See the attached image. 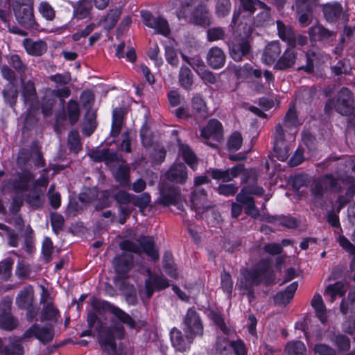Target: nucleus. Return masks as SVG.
Wrapping results in <instances>:
<instances>
[{"label":"nucleus","mask_w":355,"mask_h":355,"mask_svg":"<svg viewBox=\"0 0 355 355\" xmlns=\"http://www.w3.org/2000/svg\"><path fill=\"white\" fill-rule=\"evenodd\" d=\"M142 21L146 26L155 30V33L166 36L170 33L168 21L162 17H155L148 10H141Z\"/></svg>","instance_id":"nucleus-11"},{"label":"nucleus","mask_w":355,"mask_h":355,"mask_svg":"<svg viewBox=\"0 0 355 355\" xmlns=\"http://www.w3.org/2000/svg\"><path fill=\"white\" fill-rule=\"evenodd\" d=\"M33 337L42 344L46 345L51 342L53 339V327L52 326L41 327L38 324L35 323L26 329L23 335L19 337V341H27L28 339Z\"/></svg>","instance_id":"nucleus-8"},{"label":"nucleus","mask_w":355,"mask_h":355,"mask_svg":"<svg viewBox=\"0 0 355 355\" xmlns=\"http://www.w3.org/2000/svg\"><path fill=\"white\" fill-rule=\"evenodd\" d=\"M225 54L223 51L218 47H211L207 55V62L210 67L218 69L223 67L225 63Z\"/></svg>","instance_id":"nucleus-30"},{"label":"nucleus","mask_w":355,"mask_h":355,"mask_svg":"<svg viewBox=\"0 0 355 355\" xmlns=\"http://www.w3.org/2000/svg\"><path fill=\"white\" fill-rule=\"evenodd\" d=\"M6 102L11 107L14 106L18 98V89L17 86L12 83H9L6 85L2 92Z\"/></svg>","instance_id":"nucleus-46"},{"label":"nucleus","mask_w":355,"mask_h":355,"mask_svg":"<svg viewBox=\"0 0 355 355\" xmlns=\"http://www.w3.org/2000/svg\"><path fill=\"white\" fill-rule=\"evenodd\" d=\"M298 284L293 282L284 291L277 293L273 297L274 302L277 305L286 306L290 303L297 291Z\"/></svg>","instance_id":"nucleus-32"},{"label":"nucleus","mask_w":355,"mask_h":355,"mask_svg":"<svg viewBox=\"0 0 355 355\" xmlns=\"http://www.w3.org/2000/svg\"><path fill=\"white\" fill-rule=\"evenodd\" d=\"M98 313L95 311H89L87 314V321L89 329L94 327L98 332V340L101 349L110 355H114L116 352V340L125 338V330L122 324L116 323L112 320V326L107 327L98 319Z\"/></svg>","instance_id":"nucleus-1"},{"label":"nucleus","mask_w":355,"mask_h":355,"mask_svg":"<svg viewBox=\"0 0 355 355\" xmlns=\"http://www.w3.org/2000/svg\"><path fill=\"white\" fill-rule=\"evenodd\" d=\"M92 309L98 315H103L105 312L109 311L119 322L125 324L130 329L136 328V321L128 313L107 301L94 299L92 302Z\"/></svg>","instance_id":"nucleus-6"},{"label":"nucleus","mask_w":355,"mask_h":355,"mask_svg":"<svg viewBox=\"0 0 355 355\" xmlns=\"http://www.w3.org/2000/svg\"><path fill=\"white\" fill-rule=\"evenodd\" d=\"M96 112L87 110L84 116L82 132L86 137L91 136L97 127Z\"/></svg>","instance_id":"nucleus-36"},{"label":"nucleus","mask_w":355,"mask_h":355,"mask_svg":"<svg viewBox=\"0 0 355 355\" xmlns=\"http://www.w3.org/2000/svg\"><path fill=\"white\" fill-rule=\"evenodd\" d=\"M55 103V98L48 91L42 100L41 109L42 114L45 116H51Z\"/></svg>","instance_id":"nucleus-48"},{"label":"nucleus","mask_w":355,"mask_h":355,"mask_svg":"<svg viewBox=\"0 0 355 355\" xmlns=\"http://www.w3.org/2000/svg\"><path fill=\"white\" fill-rule=\"evenodd\" d=\"M309 35L311 39L318 40L325 44L331 46L336 40L337 33L331 31L321 24H316L309 29Z\"/></svg>","instance_id":"nucleus-17"},{"label":"nucleus","mask_w":355,"mask_h":355,"mask_svg":"<svg viewBox=\"0 0 355 355\" xmlns=\"http://www.w3.org/2000/svg\"><path fill=\"white\" fill-rule=\"evenodd\" d=\"M311 306L315 309V314L322 323H325L327 319L326 307L321 295L315 293L311 300Z\"/></svg>","instance_id":"nucleus-41"},{"label":"nucleus","mask_w":355,"mask_h":355,"mask_svg":"<svg viewBox=\"0 0 355 355\" xmlns=\"http://www.w3.org/2000/svg\"><path fill=\"white\" fill-rule=\"evenodd\" d=\"M42 309L40 311V321L55 322L60 316L58 309L55 306L49 294L43 288V293L40 297Z\"/></svg>","instance_id":"nucleus-13"},{"label":"nucleus","mask_w":355,"mask_h":355,"mask_svg":"<svg viewBox=\"0 0 355 355\" xmlns=\"http://www.w3.org/2000/svg\"><path fill=\"white\" fill-rule=\"evenodd\" d=\"M38 12L46 21H52L55 18V10L47 1H42L38 6Z\"/></svg>","instance_id":"nucleus-50"},{"label":"nucleus","mask_w":355,"mask_h":355,"mask_svg":"<svg viewBox=\"0 0 355 355\" xmlns=\"http://www.w3.org/2000/svg\"><path fill=\"white\" fill-rule=\"evenodd\" d=\"M189 23L202 27L209 26L211 24V15L207 7L198 5L191 12Z\"/></svg>","instance_id":"nucleus-20"},{"label":"nucleus","mask_w":355,"mask_h":355,"mask_svg":"<svg viewBox=\"0 0 355 355\" xmlns=\"http://www.w3.org/2000/svg\"><path fill=\"white\" fill-rule=\"evenodd\" d=\"M19 338L15 342L3 346L0 338V353L3 355H24V347L21 345Z\"/></svg>","instance_id":"nucleus-44"},{"label":"nucleus","mask_w":355,"mask_h":355,"mask_svg":"<svg viewBox=\"0 0 355 355\" xmlns=\"http://www.w3.org/2000/svg\"><path fill=\"white\" fill-rule=\"evenodd\" d=\"M8 62L19 74L24 73L27 69L26 65L19 55L14 54L10 55Z\"/></svg>","instance_id":"nucleus-62"},{"label":"nucleus","mask_w":355,"mask_h":355,"mask_svg":"<svg viewBox=\"0 0 355 355\" xmlns=\"http://www.w3.org/2000/svg\"><path fill=\"white\" fill-rule=\"evenodd\" d=\"M0 230L4 232L3 236H6L8 240V245L11 247H17L19 243V236L10 227L0 224Z\"/></svg>","instance_id":"nucleus-59"},{"label":"nucleus","mask_w":355,"mask_h":355,"mask_svg":"<svg viewBox=\"0 0 355 355\" xmlns=\"http://www.w3.org/2000/svg\"><path fill=\"white\" fill-rule=\"evenodd\" d=\"M21 96L24 104L29 106L28 111L30 114L38 110L39 101L35 84L32 80H28L23 83Z\"/></svg>","instance_id":"nucleus-15"},{"label":"nucleus","mask_w":355,"mask_h":355,"mask_svg":"<svg viewBox=\"0 0 355 355\" xmlns=\"http://www.w3.org/2000/svg\"><path fill=\"white\" fill-rule=\"evenodd\" d=\"M332 340L341 352H347L350 349V340L345 335L338 334Z\"/></svg>","instance_id":"nucleus-64"},{"label":"nucleus","mask_w":355,"mask_h":355,"mask_svg":"<svg viewBox=\"0 0 355 355\" xmlns=\"http://www.w3.org/2000/svg\"><path fill=\"white\" fill-rule=\"evenodd\" d=\"M34 300V291L29 285L21 289L16 297V304L19 309H25L33 304Z\"/></svg>","instance_id":"nucleus-35"},{"label":"nucleus","mask_w":355,"mask_h":355,"mask_svg":"<svg viewBox=\"0 0 355 355\" xmlns=\"http://www.w3.org/2000/svg\"><path fill=\"white\" fill-rule=\"evenodd\" d=\"M276 23L279 37L282 40L286 42L289 46H295V35L291 27L289 26H286L282 21L279 20H277Z\"/></svg>","instance_id":"nucleus-39"},{"label":"nucleus","mask_w":355,"mask_h":355,"mask_svg":"<svg viewBox=\"0 0 355 355\" xmlns=\"http://www.w3.org/2000/svg\"><path fill=\"white\" fill-rule=\"evenodd\" d=\"M137 241L148 257L155 261L159 259V252L155 248V243L153 238L149 236H141Z\"/></svg>","instance_id":"nucleus-37"},{"label":"nucleus","mask_w":355,"mask_h":355,"mask_svg":"<svg viewBox=\"0 0 355 355\" xmlns=\"http://www.w3.org/2000/svg\"><path fill=\"white\" fill-rule=\"evenodd\" d=\"M181 199V193L178 187L168 186L161 191L160 203L164 206L176 205Z\"/></svg>","instance_id":"nucleus-28"},{"label":"nucleus","mask_w":355,"mask_h":355,"mask_svg":"<svg viewBox=\"0 0 355 355\" xmlns=\"http://www.w3.org/2000/svg\"><path fill=\"white\" fill-rule=\"evenodd\" d=\"M322 11L325 20L330 24L341 21L347 24L349 21V15L346 8L338 1H331L322 6Z\"/></svg>","instance_id":"nucleus-7"},{"label":"nucleus","mask_w":355,"mask_h":355,"mask_svg":"<svg viewBox=\"0 0 355 355\" xmlns=\"http://www.w3.org/2000/svg\"><path fill=\"white\" fill-rule=\"evenodd\" d=\"M121 8H115L110 10L107 14L104 17L103 21L109 29H112L116 26L121 15Z\"/></svg>","instance_id":"nucleus-49"},{"label":"nucleus","mask_w":355,"mask_h":355,"mask_svg":"<svg viewBox=\"0 0 355 355\" xmlns=\"http://www.w3.org/2000/svg\"><path fill=\"white\" fill-rule=\"evenodd\" d=\"M67 145L69 151L74 154H78L82 150L83 144L78 130H72L69 132Z\"/></svg>","instance_id":"nucleus-42"},{"label":"nucleus","mask_w":355,"mask_h":355,"mask_svg":"<svg viewBox=\"0 0 355 355\" xmlns=\"http://www.w3.org/2000/svg\"><path fill=\"white\" fill-rule=\"evenodd\" d=\"M193 74L186 65H182L178 73V83L181 87L187 91L191 89L193 85Z\"/></svg>","instance_id":"nucleus-38"},{"label":"nucleus","mask_w":355,"mask_h":355,"mask_svg":"<svg viewBox=\"0 0 355 355\" xmlns=\"http://www.w3.org/2000/svg\"><path fill=\"white\" fill-rule=\"evenodd\" d=\"M243 143V137L240 132H234L230 137L227 141V147L229 150L236 151L238 150Z\"/></svg>","instance_id":"nucleus-63"},{"label":"nucleus","mask_w":355,"mask_h":355,"mask_svg":"<svg viewBox=\"0 0 355 355\" xmlns=\"http://www.w3.org/2000/svg\"><path fill=\"white\" fill-rule=\"evenodd\" d=\"M191 202L193 207L196 209L198 212L204 211L209 208V206L207 205V195L205 189L197 188L191 194Z\"/></svg>","instance_id":"nucleus-31"},{"label":"nucleus","mask_w":355,"mask_h":355,"mask_svg":"<svg viewBox=\"0 0 355 355\" xmlns=\"http://www.w3.org/2000/svg\"><path fill=\"white\" fill-rule=\"evenodd\" d=\"M344 285L341 282H337L335 284H329L327 286L324 295L328 301L333 303L337 296L342 297L345 295Z\"/></svg>","instance_id":"nucleus-40"},{"label":"nucleus","mask_w":355,"mask_h":355,"mask_svg":"<svg viewBox=\"0 0 355 355\" xmlns=\"http://www.w3.org/2000/svg\"><path fill=\"white\" fill-rule=\"evenodd\" d=\"M286 128H292L300 125L296 113V109L292 105L287 111L282 124Z\"/></svg>","instance_id":"nucleus-51"},{"label":"nucleus","mask_w":355,"mask_h":355,"mask_svg":"<svg viewBox=\"0 0 355 355\" xmlns=\"http://www.w3.org/2000/svg\"><path fill=\"white\" fill-rule=\"evenodd\" d=\"M230 0H217L215 6V12L218 17L227 16L231 10Z\"/></svg>","instance_id":"nucleus-56"},{"label":"nucleus","mask_w":355,"mask_h":355,"mask_svg":"<svg viewBox=\"0 0 355 355\" xmlns=\"http://www.w3.org/2000/svg\"><path fill=\"white\" fill-rule=\"evenodd\" d=\"M148 278L145 281V290L147 298H150L155 291L166 288L169 286V283L166 277L162 275L152 274L150 270H148Z\"/></svg>","instance_id":"nucleus-16"},{"label":"nucleus","mask_w":355,"mask_h":355,"mask_svg":"<svg viewBox=\"0 0 355 355\" xmlns=\"http://www.w3.org/2000/svg\"><path fill=\"white\" fill-rule=\"evenodd\" d=\"M238 285L243 294H246L250 302L254 299V286L261 283L268 286L274 283L275 275L271 270V261L270 259H261L252 270L244 269L242 272Z\"/></svg>","instance_id":"nucleus-2"},{"label":"nucleus","mask_w":355,"mask_h":355,"mask_svg":"<svg viewBox=\"0 0 355 355\" xmlns=\"http://www.w3.org/2000/svg\"><path fill=\"white\" fill-rule=\"evenodd\" d=\"M73 15L78 19L87 18L92 8V4L89 0H79L73 6Z\"/></svg>","instance_id":"nucleus-43"},{"label":"nucleus","mask_w":355,"mask_h":355,"mask_svg":"<svg viewBox=\"0 0 355 355\" xmlns=\"http://www.w3.org/2000/svg\"><path fill=\"white\" fill-rule=\"evenodd\" d=\"M244 169V164H239L226 170L210 168L207 173L210 174L211 177L214 180L227 182L238 177Z\"/></svg>","instance_id":"nucleus-18"},{"label":"nucleus","mask_w":355,"mask_h":355,"mask_svg":"<svg viewBox=\"0 0 355 355\" xmlns=\"http://www.w3.org/2000/svg\"><path fill=\"white\" fill-rule=\"evenodd\" d=\"M115 180L119 183L121 187L130 186V168L125 162L119 164L118 167L113 172Z\"/></svg>","instance_id":"nucleus-33"},{"label":"nucleus","mask_w":355,"mask_h":355,"mask_svg":"<svg viewBox=\"0 0 355 355\" xmlns=\"http://www.w3.org/2000/svg\"><path fill=\"white\" fill-rule=\"evenodd\" d=\"M343 187L339 180L332 174H327L314 179L309 185V191L313 203L318 207H322L324 202V195L331 190L334 192H340Z\"/></svg>","instance_id":"nucleus-3"},{"label":"nucleus","mask_w":355,"mask_h":355,"mask_svg":"<svg viewBox=\"0 0 355 355\" xmlns=\"http://www.w3.org/2000/svg\"><path fill=\"white\" fill-rule=\"evenodd\" d=\"M103 162H104L107 166L112 167L116 164L119 165L121 163L125 162L117 153L110 150V148H106L104 160Z\"/></svg>","instance_id":"nucleus-53"},{"label":"nucleus","mask_w":355,"mask_h":355,"mask_svg":"<svg viewBox=\"0 0 355 355\" xmlns=\"http://www.w3.org/2000/svg\"><path fill=\"white\" fill-rule=\"evenodd\" d=\"M163 267L166 272L172 277H176L177 272L175 268L173 257L171 252H166L163 256Z\"/></svg>","instance_id":"nucleus-54"},{"label":"nucleus","mask_w":355,"mask_h":355,"mask_svg":"<svg viewBox=\"0 0 355 355\" xmlns=\"http://www.w3.org/2000/svg\"><path fill=\"white\" fill-rule=\"evenodd\" d=\"M288 355H305L306 347L302 341L290 342L286 345Z\"/></svg>","instance_id":"nucleus-58"},{"label":"nucleus","mask_w":355,"mask_h":355,"mask_svg":"<svg viewBox=\"0 0 355 355\" xmlns=\"http://www.w3.org/2000/svg\"><path fill=\"white\" fill-rule=\"evenodd\" d=\"M274 150L277 153L278 159L284 161L288 157V147L286 143L284 130L283 125L277 123L275 127L273 133Z\"/></svg>","instance_id":"nucleus-14"},{"label":"nucleus","mask_w":355,"mask_h":355,"mask_svg":"<svg viewBox=\"0 0 355 355\" xmlns=\"http://www.w3.org/2000/svg\"><path fill=\"white\" fill-rule=\"evenodd\" d=\"M281 53L280 43L278 41L270 42L266 46L263 50L261 57L262 61L268 66L275 65Z\"/></svg>","instance_id":"nucleus-25"},{"label":"nucleus","mask_w":355,"mask_h":355,"mask_svg":"<svg viewBox=\"0 0 355 355\" xmlns=\"http://www.w3.org/2000/svg\"><path fill=\"white\" fill-rule=\"evenodd\" d=\"M238 202L244 206L245 214L257 218L259 216V211L255 206L254 198L246 193V189H242L236 198Z\"/></svg>","instance_id":"nucleus-26"},{"label":"nucleus","mask_w":355,"mask_h":355,"mask_svg":"<svg viewBox=\"0 0 355 355\" xmlns=\"http://www.w3.org/2000/svg\"><path fill=\"white\" fill-rule=\"evenodd\" d=\"M193 339L194 337L189 333H186V338H184L182 333L176 328H173L171 331L172 345L178 351L184 352L189 349Z\"/></svg>","instance_id":"nucleus-24"},{"label":"nucleus","mask_w":355,"mask_h":355,"mask_svg":"<svg viewBox=\"0 0 355 355\" xmlns=\"http://www.w3.org/2000/svg\"><path fill=\"white\" fill-rule=\"evenodd\" d=\"M229 47L230 56L236 62H240L243 57L248 56L251 49L249 41L244 38L233 42Z\"/></svg>","instance_id":"nucleus-21"},{"label":"nucleus","mask_w":355,"mask_h":355,"mask_svg":"<svg viewBox=\"0 0 355 355\" xmlns=\"http://www.w3.org/2000/svg\"><path fill=\"white\" fill-rule=\"evenodd\" d=\"M49 92L55 98L59 99L60 103L62 105H64L65 99L69 98L71 94L69 87L67 86L50 89Z\"/></svg>","instance_id":"nucleus-57"},{"label":"nucleus","mask_w":355,"mask_h":355,"mask_svg":"<svg viewBox=\"0 0 355 355\" xmlns=\"http://www.w3.org/2000/svg\"><path fill=\"white\" fill-rule=\"evenodd\" d=\"M125 110L123 107H116L112 112V130L110 135L113 137H117L121 131L123 125Z\"/></svg>","instance_id":"nucleus-34"},{"label":"nucleus","mask_w":355,"mask_h":355,"mask_svg":"<svg viewBox=\"0 0 355 355\" xmlns=\"http://www.w3.org/2000/svg\"><path fill=\"white\" fill-rule=\"evenodd\" d=\"M179 154L192 169L194 170L196 168L198 164L197 157L189 146L180 144Z\"/></svg>","instance_id":"nucleus-45"},{"label":"nucleus","mask_w":355,"mask_h":355,"mask_svg":"<svg viewBox=\"0 0 355 355\" xmlns=\"http://www.w3.org/2000/svg\"><path fill=\"white\" fill-rule=\"evenodd\" d=\"M335 233L338 234L336 241L339 245L346 250L350 255L353 256V259L351 263V268H354L355 266V246L352 244L347 238L344 235L340 234L338 231H335Z\"/></svg>","instance_id":"nucleus-47"},{"label":"nucleus","mask_w":355,"mask_h":355,"mask_svg":"<svg viewBox=\"0 0 355 355\" xmlns=\"http://www.w3.org/2000/svg\"><path fill=\"white\" fill-rule=\"evenodd\" d=\"M243 9L249 12L250 13H254L256 7L259 8H266L267 5L259 0H239Z\"/></svg>","instance_id":"nucleus-60"},{"label":"nucleus","mask_w":355,"mask_h":355,"mask_svg":"<svg viewBox=\"0 0 355 355\" xmlns=\"http://www.w3.org/2000/svg\"><path fill=\"white\" fill-rule=\"evenodd\" d=\"M184 329L185 333H189L193 336H202L203 326L199 313L194 307L188 309L184 318Z\"/></svg>","instance_id":"nucleus-10"},{"label":"nucleus","mask_w":355,"mask_h":355,"mask_svg":"<svg viewBox=\"0 0 355 355\" xmlns=\"http://www.w3.org/2000/svg\"><path fill=\"white\" fill-rule=\"evenodd\" d=\"M354 100L353 94L347 87H342L337 94L336 100L329 98L324 106L325 113L330 114L334 109L343 116H349L353 112Z\"/></svg>","instance_id":"nucleus-4"},{"label":"nucleus","mask_w":355,"mask_h":355,"mask_svg":"<svg viewBox=\"0 0 355 355\" xmlns=\"http://www.w3.org/2000/svg\"><path fill=\"white\" fill-rule=\"evenodd\" d=\"M263 11L257 15L254 19V24L257 26H263L268 24L270 21V8L267 6L266 8H260Z\"/></svg>","instance_id":"nucleus-61"},{"label":"nucleus","mask_w":355,"mask_h":355,"mask_svg":"<svg viewBox=\"0 0 355 355\" xmlns=\"http://www.w3.org/2000/svg\"><path fill=\"white\" fill-rule=\"evenodd\" d=\"M120 248L125 251L113 260L114 268L121 275L127 274L132 265L133 256L130 252L140 253L141 248L136 243L126 240L120 243Z\"/></svg>","instance_id":"nucleus-5"},{"label":"nucleus","mask_w":355,"mask_h":355,"mask_svg":"<svg viewBox=\"0 0 355 355\" xmlns=\"http://www.w3.org/2000/svg\"><path fill=\"white\" fill-rule=\"evenodd\" d=\"M223 135V125L218 120L215 119H210L207 125L200 130V136L205 139L212 138L216 141H220Z\"/></svg>","instance_id":"nucleus-22"},{"label":"nucleus","mask_w":355,"mask_h":355,"mask_svg":"<svg viewBox=\"0 0 355 355\" xmlns=\"http://www.w3.org/2000/svg\"><path fill=\"white\" fill-rule=\"evenodd\" d=\"M13 263V259L10 257L6 258L0 262V276L1 279L6 281L11 277Z\"/></svg>","instance_id":"nucleus-55"},{"label":"nucleus","mask_w":355,"mask_h":355,"mask_svg":"<svg viewBox=\"0 0 355 355\" xmlns=\"http://www.w3.org/2000/svg\"><path fill=\"white\" fill-rule=\"evenodd\" d=\"M187 178V168L183 163L174 164L166 173V178L176 184H184Z\"/></svg>","instance_id":"nucleus-23"},{"label":"nucleus","mask_w":355,"mask_h":355,"mask_svg":"<svg viewBox=\"0 0 355 355\" xmlns=\"http://www.w3.org/2000/svg\"><path fill=\"white\" fill-rule=\"evenodd\" d=\"M181 57L197 73L205 68V62L200 56L190 58L182 53Z\"/></svg>","instance_id":"nucleus-52"},{"label":"nucleus","mask_w":355,"mask_h":355,"mask_svg":"<svg viewBox=\"0 0 355 355\" xmlns=\"http://www.w3.org/2000/svg\"><path fill=\"white\" fill-rule=\"evenodd\" d=\"M44 190L39 187V181L36 180L28 193L25 200L33 209H38L43 203Z\"/></svg>","instance_id":"nucleus-27"},{"label":"nucleus","mask_w":355,"mask_h":355,"mask_svg":"<svg viewBox=\"0 0 355 355\" xmlns=\"http://www.w3.org/2000/svg\"><path fill=\"white\" fill-rule=\"evenodd\" d=\"M12 10L16 21L21 26L29 30L40 28L34 14V6L26 5V7L13 8Z\"/></svg>","instance_id":"nucleus-9"},{"label":"nucleus","mask_w":355,"mask_h":355,"mask_svg":"<svg viewBox=\"0 0 355 355\" xmlns=\"http://www.w3.org/2000/svg\"><path fill=\"white\" fill-rule=\"evenodd\" d=\"M62 111L56 116L57 122L68 120L71 125H74L80 119V107L78 102L70 99L66 104L63 105Z\"/></svg>","instance_id":"nucleus-12"},{"label":"nucleus","mask_w":355,"mask_h":355,"mask_svg":"<svg viewBox=\"0 0 355 355\" xmlns=\"http://www.w3.org/2000/svg\"><path fill=\"white\" fill-rule=\"evenodd\" d=\"M294 48L295 46H290L279 55L278 60H277L273 67L274 69L288 71L295 66L297 58V53Z\"/></svg>","instance_id":"nucleus-19"},{"label":"nucleus","mask_w":355,"mask_h":355,"mask_svg":"<svg viewBox=\"0 0 355 355\" xmlns=\"http://www.w3.org/2000/svg\"><path fill=\"white\" fill-rule=\"evenodd\" d=\"M22 44L26 53L32 56H41L47 51V44L43 40L34 41L25 38Z\"/></svg>","instance_id":"nucleus-29"}]
</instances>
